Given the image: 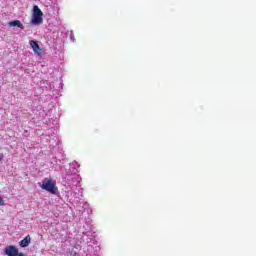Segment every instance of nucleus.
<instances>
[{
    "label": "nucleus",
    "mask_w": 256,
    "mask_h": 256,
    "mask_svg": "<svg viewBox=\"0 0 256 256\" xmlns=\"http://www.w3.org/2000/svg\"><path fill=\"white\" fill-rule=\"evenodd\" d=\"M56 186L57 181H55L53 178H45L42 182L41 189H43L44 191H48L49 193H52V195H55L57 191Z\"/></svg>",
    "instance_id": "1"
},
{
    "label": "nucleus",
    "mask_w": 256,
    "mask_h": 256,
    "mask_svg": "<svg viewBox=\"0 0 256 256\" xmlns=\"http://www.w3.org/2000/svg\"><path fill=\"white\" fill-rule=\"evenodd\" d=\"M32 23L33 25H39L43 23V12L37 5L33 7Z\"/></svg>",
    "instance_id": "2"
},
{
    "label": "nucleus",
    "mask_w": 256,
    "mask_h": 256,
    "mask_svg": "<svg viewBox=\"0 0 256 256\" xmlns=\"http://www.w3.org/2000/svg\"><path fill=\"white\" fill-rule=\"evenodd\" d=\"M5 255L7 256H27V254L19 253V249L13 245H9L4 250Z\"/></svg>",
    "instance_id": "3"
},
{
    "label": "nucleus",
    "mask_w": 256,
    "mask_h": 256,
    "mask_svg": "<svg viewBox=\"0 0 256 256\" xmlns=\"http://www.w3.org/2000/svg\"><path fill=\"white\" fill-rule=\"evenodd\" d=\"M29 43L36 55H43V49L39 46V43H37L36 40H31Z\"/></svg>",
    "instance_id": "4"
},
{
    "label": "nucleus",
    "mask_w": 256,
    "mask_h": 256,
    "mask_svg": "<svg viewBox=\"0 0 256 256\" xmlns=\"http://www.w3.org/2000/svg\"><path fill=\"white\" fill-rule=\"evenodd\" d=\"M31 243V236L27 235L24 239L19 242L20 247H29Z\"/></svg>",
    "instance_id": "5"
},
{
    "label": "nucleus",
    "mask_w": 256,
    "mask_h": 256,
    "mask_svg": "<svg viewBox=\"0 0 256 256\" xmlns=\"http://www.w3.org/2000/svg\"><path fill=\"white\" fill-rule=\"evenodd\" d=\"M8 25L10 27H19V29H25V26L19 20L10 21Z\"/></svg>",
    "instance_id": "6"
},
{
    "label": "nucleus",
    "mask_w": 256,
    "mask_h": 256,
    "mask_svg": "<svg viewBox=\"0 0 256 256\" xmlns=\"http://www.w3.org/2000/svg\"><path fill=\"white\" fill-rule=\"evenodd\" d=\"M3 205H5V201H4L3 198H1V196H0V206H3Z\"/></svg>",
    "instance_id": "7"
}]
</instances>
